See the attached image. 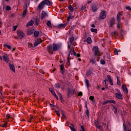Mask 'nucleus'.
<instances>
[{
  "label": "nucleus",
  "mask_w": 131,
  "mask_h": 131,
  "mask_svg": "<svg viewBox=\"0 0 131 131\" xmlns=\"http://www.w3.org/2000/svg\"><path fill=\"white\" fill-rule=\"evenodd\" d=\"M115 55H118V50H115L114 52Z\"/></svg>",
  "instance_id": "44"
},
{
  "label": "nucleus",
  "mask_w": 131,
  "mask_h": 131,
  "mask_svg": "<svg viewBox=\"0 0 131 131\" xmlns=\"http://www.w3.org/2000/svg\"><path fill=\"white\" fill-rule=\"evenodd\" d=\"M43 2H44L45 5H47V6H51V5H52V3L49 0H45Z\"/></svg>",
  "instance_id": "20"
},
{
  "label": "nucleus",
  "mask_w": 131,
  "mask_h": 131,
  "mask_svg": "<svg viewBox=\"0 0 131 131\" xmlns=\"http://www.w3.org/2000/svg\"><path fill=\"white\" fill-rule=\"evenodd\" d=\"M91 62H92L93 64H95V60L94 59H91Z\"/></svg>",
  "instance_id": "53"
},
{
  "label": "nucleus",
  "mask_w": 131,
  "mask_h": 131,
  "mask_svg": "<svg viewBox=\"0 0 131 131\" xmlns=\"http://www.w3.org/2000/svg\"><path fill=\"white\" fill-rule=\"evenodd\" d=\"M64 63L60 65V72L63 74H64Z\"/></svg>",
  "instance_id": "21"
},
{
  "label": "nucleus",
  "mask_w": 131,
  "mask_h": 131,
  "mask_svg": "<svg viewBox=\"0 0 131 131\" xmlns=\"http://www.w3.org/2000/svg\"><path fill=\"white\" fill-rule=\"evenodd\" d=\"M62 118H65V115H64V114H62Z\"/></svg>",
  "instance_id": "58"
},
{
  "label": "nucleus",
  "mask_w": 131,
  "mask_h": 131,
  "mask_svg": "<svg viewBox=\"0 0 131 131\" xmlns=\"http://www.w3.org/2000/svg\"><path fill=\"white\" fill-rule=\"evenodd\" d=\"M73 40H74V37H71L70 38V41L68 42V49H70V47L71 46V45H72V42L73 41Z\"/></svg>",
  "instance_id": "6"
},
{
  "label": "nucleus",
  "mask_w": 131,
  "mask_h": 131,
  "mask_svg": "<svg viewBox=\"0 0 131 131\" xmlns=\"http://www.w3.org/2000/svg\"><path fill=\"white\" fill-rule=\"evenodd\" d=\"M6 117H7V119H9L11 117V116L10 115V114H7Z\"/></svg>",
  "instance_id": "48"
},
{
  "label": "nucleus",
  "mask_w": 131,
  "mask_h": 131,
  "mask_svg": "<svg viewBox=\"0 0 131 131\" xmlns=\"http://www.w3.org/2000/svg\"><path fill=\"white\" fill-rule=\"evenodd\" d=\"M52 45H49L47 47V50L48 52H50V49H52Z\"/></svg>",
  "instance_id": "41"
},
{
  "label": "nucleus",
  "mask_w": 131,
  "mask_h": 131,
  "mask_svg": "<svg viewBox=\"0 0 131 131\" xmlns=\"http://www.w3.org/2000/svg\"><path fill=\"white\" fill-rule=\"evenodd\" d=\"M70 128H71V130L72 131H76L75 129V128H74V125L73 124H71V126H69Z\"/></svg>",
  "instance_id": "26"
},
{
  "label": "nucleus",
  "mask_w": 131,
  "mask_h": 131,
  "mask_svg": "<svg viewBox=\"0 0 131 131\" xmlns=\"http://www.w3.org/2000/svg\"><path fill=\"white\" fill-rule=\"evenodd\" d=\"M56 114H57V116H58L59 117H60V113H59V112L57 113H56Z\"/></svg>",
  "instance_id": "57"
},
{
  "label": "nucleus",
  "mask_w": 131,
  "mask_h": 131,
  "mask_svg": "<svg viewBox=\"0 0 131 131\" xmlns=\"http://www.w3.org/2000/svg\"><path fill=\"white\" fill-rule=\"evenodd\" d=\"M92 1H93V0H90V1H89L88 4H91V3H92Z\"/></svg>",
  "instance_id": "60"
},
{
  "label": "nucleus",
  "mask_w": 131,
  "mask_h": 131,
  "mask_svg": "<svg viewBox=\"0 0 131 131\" xmlns=\"http://www.w3.org/2000/svg\"><path fill=\"white\" fill-rule=\"evenodd\" d=\"M14 51H15V48H13V49H12V52H14Z\"/></svg>",
  "instance_id": "64"
},
{
  "label": "nucleus",
  "mask_w": 131,
  "mask_h": 131,
  "mask_svg": "<svg viewBox=\"0 0 131 131\" xmlns=\"http://www.w3.org/2000/svg\"><path fill=\"white\" fill-rule=\"evenodd\" d=\"M108 103H112V104H115L116 103V102L114 100H108Z\"/></svg>",
  "instance_id": "36"
},
{
  "label": "nucleus",
  "mask_w": 131,
  "mask_h": 131,
  "mask_svg": "<svg viewBox=\"0 0 131 131\" xmlns=\"http://www.w3.org/2000/svg\"><path fill=\"white\" fill-rule=\"evenodd\" d=\"M117 27V28H120V27L119 26V22H118Z\"/></svg>",
  "instance_id": "55"
},
{
  "label": "nucleus",
  "mask_w": 131,
  "mask_h": 131,
  "mask_svg": "<svg viewBox=\"0 0 131 131\" xmlns=\"http://www.w3.org/2000/svg\"><path fill=\"white\" fill-rule=\"evenodd\" d=\"M91 27H93V28H95V27H96V26H95V25L92 24L91 25Z\"/></svg>",
  "instance_id": "56"
},
{
  "label": "nucleus",
  "mask_w": 131,
  "mask_h": 131,
  "mask_svg": "<svg viewBox=\"0 0 131 131\" xmlns=\"http://www.w3.org/2000/svg\"><path fill=\"white\" fill-rule=\"evenodd\" d=\"M45 2L42 1L38 5V8L39 10H42L45 7Z\"/></svg>",
  "instance_id": "8"
},
{
  "label": "nucleus",
  "mask_w": 131,
  "mask_h": 131,
  "mask_svg": "<svg viewBox=\"0 0 131 131\" xmlns=\"http://www.w3.org/2000/svg\"><path fill=\"white\" fill-rule=\"evenodd\" d=\"M93 51L96 57L100 56V53H99V48H98V47H94L93 49Z\"/></svg>",
  "instance_id": "2"
},
{
  "label": "nucleus",
  "mask_w": 131,
  "mask_h": 131,
  "mask_svg": "<svg viewBox=\"0 0 131 131\" xmlns=\"http://www.w3.org/2000/svg\"><path fill=\"white\" fill-rule=\"evenodd\" d=\"M35 24L36 25H37H37H38V23H37V20L36 21Z\"/></svg>",
  "instance_id": "59"
},
{
  "label": "nucleus",
  "mask_w": 131,
  "mask_h": 131,
  "mask_svg": "<svg viewBox=\"0 0 131 131\" xmlns=\"http://www.w3.org/2000/svg\"><path fill=\"white\" fill-rule=\"evenodd\" d=\"M0 60H3V57L2 56H0Z\"/></svg>",
  "instance_id": "61"
},
{
  "label": "nucleus",
  "mask_w": 131,
  "mask_h": 131,
  "mask_svg": "<svg viewBox=\"0 0 131 131\" xmlns=\"http://www.w3.org/2000/svg\"><path fill=\"white\" fill-rule=\"evenodd\" d=\"M107 78L110 81V84L111 85H113V82L112 81V78H111V77L110 75H107Z\"/></svg>",
  "instance_id": "23"
},
{
  "label": "nucleus",
  "mask_w": 131,
  "mask_h": 131,
  "mask_svg": "<svg viewBox=\"0 0 131 131\" xmlns=\"http://www.w3.org/2000/svg\"><path fill=\"white\" fill-rule=\"evenodd\" d=\"M67 26V24H60L57 26L58 28H65Z\"/></svg>",
  "instance_id": "15"
},
{
  "label": "nucleus",
  "mask_w": 131,
  "mask_h": 131,
  "mask_svg": "<svg viewBox=\"0 0 131 131\" xmlns=\"http://www.w3.org/2000/svg\"><path fill=\"white\" fill-rule=\"evenodd\" d=\"M26 14H27V10L26 9H25L24 11V12L21 15L22 17H23L24 18V17H25V16H26Z\"/></svg>",
  "instance_id": "27"
},
{
  "label": "nucleus",
  "mask_w": 131,
  "mask_h": 131,
  "mask_svg": "<svg viewBox=\"0 0 131 131\" xmlns=\"http://www.w3.org/2000/svg\"><path fill=\"white\" fill-rule=\"evenodd\" d=\"M6 11H10V10H11V7H10V6H6Z\"/></svg>",
  "instance_id": "43"
},
{
  "label": "nucleus",
  "mask_w": 131,
  "mask_h": 131,
  "mask_svg": "<svg viewBox=\"0 0 131 131\" xmlns=\"http://www.w3.org/2000/svg\"><path fill=\"white\" fill-rule=\"evenodd\" d=\"M17 30V26H15L13 27V31H15Z\"/></svg>",
  "instance_id": "51"
},
{
  "label": "nucleus",
  "mask_w": 131,
  "mask_h": 131,
  "mask_svg": "<svg viewBox=\"0 0 131 131\" xmlns=\"http://www.w3.org/2000/svg\"><path fill=\"white\" fill-rule=\"evenodd\" d=\"M60 48H61V47L59 45H56V44L53 45L52 49L53 51H57L58 50H59V49H60Z\"/></svg>",
  "instance_id": "7"
},
{
  "label": "nucleus",
  "mask_w": 131,
  "mask_h": 131,
  "mask_svg": "<svg viewBox=\"0 0 131 131\" xmlns=\"http://www.w3.org/2000/svg\"><path fill=\"white\" fill-rule=\"evenodd\" d=\"M33 20H31L29 23L27 24V27H29V26H32L33 25Z\"/></svg>",
  "instance_id": "24"
},
{
  "label": "nucleus",
  "mask_w": 131,
  "mask_h": 131,
  "mask_svg": "<svg viewBox=\"0 0 131 131\" xmlns=\"http://www.w3.org/2000/svg\"><path fill=\"white\" fill-rule=\"evenodd\" d=\"M91 31L92 32H96V33H97V31H98V30L97 29L91 28Z\"/></svg>",
  "instance_id": "31"
},
{
  "label": "nucleus",
  "mask_w": 131,
  "mask_h": 131,
  "mask_svg": "<svg viewBox=\"0 0 131 131\" xmlns=\"http://www.w3.org/2000/svg\"><path fill=\"white\" fill-rule=\"evenodd\" d=\"M113 111L116 114L117 113V107L115 106H113Z\"/></svg>",
  "instance_id": "25"
},
{
  "label": "nucleus",
  "mask_w": 131,
  "mask_h": 131,
  "mask_svg": "<svg viewBox=\"0 0 131 131\" xmlns=\"http://www.w3.org/2000/svg\"><path fill=\"white\" fill-rule=\"evenodd\" d=\"M17 34L20 39H22V38H24L25 36V34L22 31L18 30L17 31Z\"/></svg>",
  "instance_id": "1"
},
{
  "label": "nucleus",
  "mask_w": 131,
  "mask_h": 131,
  "mask_svg": "<svg viewBox=\"0 0 131 131\" xmlns=\"http://www.w3.org/2000/svg\"><path fill=\"white\" fill-rule=\"evenodd\" d=\"M107 15V12L105 11H102L99 14V18L100 19H105L106 18V16Z\"/></svg>",
  "instance_id": "3"
},
{
  "label": "nucleus",
  "mask_w": 131,
  "mask_h": 131,
  "mask_svg": "<svg viewBox=\"0 0 131 131\" xmlns=\"http://www.w3.org/2000/svg\"><path fill=\"white\" fill-rule=\"evenodd\" d=\"M123 130L124 131H126V126L125 125V124H123Z\"/></svg>",
  "instance_id": "45"
},
{
  "label": "nucleus",
  "mask_w": 131,
  "mask_h": 131,
  "mask_svg": "<svg viewBox=\"0 0 131 131\" xmlns=\"http://www.w3.org/2000/svg\"><path fill=\"white\" fill-rule=\"evenodd\" d=\"M78 96H82V92H79Z\"/></svg>",
  "instance_id": "54"
},
{
  "label": "nucleus",
  "mask_w": 131,
  "mask_h": 131,
  "mask_svg": "<svg viewBox=\"0 0 131 131\" xmlns=\"http://www.w3.org/2000/svg\"><path fill=\"white\" fill-rule=\"evenodd\" d=\"M90 100H91V101L94 102V96H90L89 98Z\"/></svg>",
  "instance_id": "46"
},
{
  "label": "nucleus",
  "mask_w": 131,
  "mask_h": 131,
  "mask_svg": "<svg viewBox=\"0 0 131 131\" xmlns=\"http://www.w3.org/2000/svg\"><path fill=\"white\" fill-rule=\"evenodd\" d=\"M126 10H128V11H130L131 10V8L129 6H127L126 7Z\"/></svg>",
  "instance_id": "49"
},
{
  "label": "nucleus",
  "mask_w": 131,
  "mask_h": 131,
  "mask_svg": "<svg viewBox=\"0 0 131 131\" xmlns=\"http://www.w3.org/2000/svg\"><path fill=\"white\" fill-rule=\"evenodd\" d=\"M47 25L50 28H52V25H51V20H49L47 22Z\"/></svg>",
  "instance_id": "30"
},
{
  "label": "nucleus",
  "mask_w": 131,
  "mask_h": 131,
  "mask_svg": "<svg viewBox=\"0 0 131 131\" xmlns=\"http://www.w3.org/2000/svg\"><path fill=\"white\" fill-rule=\"evenodd\" d=\"M71 54V52H69V56L68 57V64H70V60H69V57H70Z\"/></svg>",
  "instance_id": "38"
},
{
  "label": "nucleus",
  "mask_w": 131,
  "mask_h": 131,
  "mask_svg": "<svg viewBox=\"0 0 131 131\" xmlns=\"http://www.w3.org/2000/svg\"><path fill=\"white\" fill-rule=\"evenodd\" d=\"M97 9V6L95 4H93L91 7V11H92V12H96Z\"/></svg>",
  "instance_id": "16"
},
{
  "label": "nucleus",
  "mask_w": 131,
  "mask_h": 131,
  "mask_svg": "<svg viewBox=\"0 0 131 131\" xmlns=\"http://www.w3.org/2000/svg\"><path fill=\"white\" fill-rule=\"evenodd\" d=\"M41 43V41H39L37 40L35 41L34 47H36V46H38V45H39V43Z\"/></svg>",
  "instance_id": "29"
},
{
  "label": "nucleus",
  "mask_w": 131,
  "mask_h": 131,
  "mask_svg": "<svg viewBox=\"0 0 131 131\" xmlns=\"http://www.w3.org/2000/svg\"><path fill=\"white\" fill-rule=\"evenodd\" d=\"M7 124H8V123L6 122L5 123L4 125H3V127H7Z\"/></svg>",
  "instance_id": "50"
},
{
  "label": "nucleus",
  "mask_w": 131,
  "mask_h": 131,
  "mask_svg": "<svg viewBox=\"0 0 131 131\" xmlns=\"http://www.w3.org/2000/svg\"><path fill=\"white\" fill-rule=\"evenodd\" d=\"M72 52H73V55H74L75 57H80V54H77L76 52H75V51L74 50V49H72Z\"/></svg>",
  "instance_id": "17"
},
{
  "label": "nucleus",
  "mask_w": 131,
  "mask_h": 131,
  "mask_svg": "<svg viewBox=\"0 0 131 131\" xmlns=\"http://www.w3.org/2000/svg\"><path fill=\"white\" fill-rule=\"evenodd\" d=\"M4 47H6L7 48H8L9 49V50H11L12 49V47H11V46L8 45L6 44L4 45Z\"/></svg>",
  "instance_id": "37"
},
{
  "label": "nucleus",
  "mask_w": 131,
  "mask_h": 131,
  "mask_svg": "<svg viewBox=\"0 0 131 131\" xmlns=\"http://www.w3.org/2000/svg\"><path fill=\"white\" fill-rule=\"evenodd\" d=\"M2 57L5 62H6V63H9V62H10V58H9V56H8V55H6V54L2 56Z\"/></svg>",
  "instance_id": "5"
},
{
  "label": "nucleus",
  "mask_w": 131,
  "mask_h": 131,
  "mask_svg": "<svg viewBox=\"0 0 131 131\" xmlns=\"http://www.w3.org/2000/svg\"><path fill=\"white\" fill-rule=\"evenodd\" d=\"M39 34V33L38 32V31H36L34 32V37H37L38 36V34Z\"/></svg>",
  "instance_id": "32"
},
{
  "label": "nucleus",
  "mask_w": 131,
  "mask_h": 131,
  "mask_svg": "<svg viewBox=\"0 0 131 131\" xmlns=\"http://www.w3.org/2000/svg\"><path fill=\"white\" fill-rule=\"evenodd\" d=\"M105 62L104 60H100V64H102V65H104Z\"/></svg>",
  "instance_id": "42"
},
{
  "label": "nucleus",
  "mask_w": 131,
  "mask_h": 131,
  "mask_svg": "<svg viewBox=\"0 0 131 131\" xmlns=\"http://www.w3.org/2000/svg\"><path fill=\"white\" fill-rule=\"evenodd\" d=\"M118 93H116V97L117 98V99H120V100H122L123 98H122V94H121V93H120V91L119 90L117 89L116 90Z\"/></svg>",
  "instance_id": "4"
},
{
  "label": "nucleus",
  "mask_w": 131,
  "mask_h": 131,
  "mask_svg": "<svg viewBox=\"0 0 131 131\" xmlns=\"http://www.w3.org/2000/svg\"><path fill=\"white\" fill-rule=\"evenodd\" d=\"M68 9L71 11V12H73V7H72L71 5L69 6Z\"/></svg>",
  "instance_id": "33"
},
{
  "label": "nucleus",
  "mask_w": 131,
  "mask_h": 131,
  "mask_svg": "<svg viewBox=\"0 0 131 131\" xmlns=\"http://www.w3.org/2000/svg\"><path fill=\"white\" fill-rule=\"evenodd\" d=\"M109 103V100H106L105 101H104L103 103H102V105H106V104H108Z\"/></svg>",
  "instance_id": "40"
},
{
  "label": "nucleus",
  "mask_w": 131,
  "mask_h": 131,
  "mask_svg": "<svg viewBox=\"0 0 131 131\" xmlns=\"http://www.w3.org/2000/svg\"><path fill=\"white\" fill-rule=\"evenodd\" d=\"M105 90V88H102V91H104Z\"/></svg>",
  "instance_id": "63"
},
{
  "label": "nucleus",
  "mask_w": 131,
  "mask_h": 131,
  "mask_svg": "<svg viewBox=\"0 0 131 131\" xmlns=\"http://www.w3.org/2000/svg\"><path fill=\"white\" fill-rule=\"evenodd\" d=\"M117 83L118 85H120V81L119 80V78H118V77H117Z\"/></svg>",
  "instance_id": "39"
},
{
  "label": "nucleus",
  "mask_w": 131,
  "mask_h": 131,
  "mask_svg": "<svg viewBox=\"0 0 131 131\" xmlns=\"http://www.w3.org/2000/svg\"><path fill=\"white\" fill-rule=\"evenodd\" d=\"M85 114L87 115L88 117H90V111H89V110H86L85 112Z\"/></svg>",
  "instance_id": "34"
},
{
  "label": "nucleus",
  "mask_w": 131,
  "mask_h": 131,
  "mask_svg": "<svg viewBox=\"0 0 131 131\" xmlns=\"http://www.w3.org/2000/svg\"><path fill=\"white\" fill-rule=\"evenodd\" d=\"M73 16H70L68 18V21H70V19H73Z\"/></svg>",
  "instance_id": "47"
},
{
  "label": "nucleus",
  "mask_w": 131,
  "mask_h": 131,
  "mask_svg": "<svg viewBox=\"0 0 131 131\" xmlns=\"http://www.w3.org/2000/svg\"><path fill=\"white\" fill-rule=\"evenodd\" d=\"M86 41H87L88 43H92V38L88 37L87 38Z\"/></svg>",
  "instance_id": "28"
},
{
  "label": "nucleus",
  "mask_w": 131,
  "mask_h": 131,
  "mask_svg": "<svg viewBox=\"0 0 131 131\" xmlns=\"http://www.w3.org/2000/svg\"><path fill=\"white\" fill-rule=\"evenodd\" d=\"M49 90L51 92V93L52 94V95H53V96H54V97L56 98V99H57V100H58V96L56 94V93H55V91H54V90H53V88H50L49 89Z\"/></svg>",
  "instance_id": "10"
},
{
  "label": "nucleus",
  "mask_w": 131,
  "mask_h": 131,
  "mask_svg": "<svg viewBox=\"0 0 131 131\" xmlns=\"http://www.w3.org/2000/svg\"><path fill=\"white\" fill-rule=\"evenodd\" d=\"M95 123L96 125L97 128H98V129H100V130H103V127H102V126L99 125V124H98V122H97V121H96L95 122Z\"/></svg>",
  "instance_id": "14"
},
{
  "label": "nucleus",
  "mask_w": 131,
  "mask_h": 131,
  "mask_svg": "<svg viewBox=\"0 0 131 131\" xmlns=\"http://www.w3.org/2000/svg\"><path fill=\"white\" fill-rule=\"evenodd\" d=\"M120 16H121V14L120 13H118L117 15V21L118 22H120L121 19L120 18Z\"/></svg>",
  "instance_id": "22"
},
{
  "label": "nucleus",
  "mask_w": 131,
  "mask_h": 131,
  "mask_svg": "<svg viewBox=\"0 0 131 131\" xmlns=\"http://www.w3.org/2000/svg\"><path fill=\"white\" fill-rule=\"evenodd\" d=\"M46 17H48V14L46 12L42 11L41 15V19H44Z\"/></svg>",
  "instance_id": "13"
},
{
  "label": "nucleus",
  "mask_w": 131,
  "mask_h": 131,
  "mask_svg": "<svg viewBox=\"0 0 131 131\" xmlns=\"http://www.w3.org/2000/svg\"><path fill=\"white\" fill-rule=\"evenodd\" d=\"M50 105L51 106V107H54V105L52 104H50Z\"/></svg>",
  "instance_id": "62"
},
{
  "label": "nucleus",
  "mask_w": 131,
  "mask_h": 131,
  "mask_svg": "<svg viewBox=\"0 0 131 131\" xmlns=\"http://www.w3.org/2000/svg\"><path fill=\"white\" fill-rule=\"evenodd\" d=\"M9 67L10 69L11 70V71H13V72L15 73V66L13 64H11V63H9Z\"/></svg>",
  "instance_id": "11"
},
{
  "label": "nucleus",
  "mask_w": 131,
  "mask_h": 131,
  "mask_svg": "<svg viewBox=\"0 0 131 131\" xmlns=\"http://www.w3.org/2000/svg\"><path fill=\"white\" fill-rule=\"evenodd\" d=\"M122 88L123 91L125 94H127V93H128V91L127 90V88L125 85L123 84L122 85Z\"/></svg>",
  "instance_id": "9"
},
{
  "label": "nucleus",
  "mask_w": 131,
  "mask_h": 131,
  "mask_svg": "<svg viewBox=\"0 0 131 131\" xmlns=\"http://www.w3.org/2000/svg\"><path fill=\"white\" fill-rule=\"evenodd\" d=\"M115 23V19L114 18H112L110 21V27H112L113 25Z\"/></svg>",
  "instance_id": "18"
},
{
  "label": "nucleus",
  "mask_w": 131,
  "mask_h": 131,
  "mask_svg": "<svg viewBox=\"0 0 131 131\" xmlns=\"http://www.w3.org/2000/svg\"><path fill=\"white\" fill-rule=\"evenodd\" d=\"M85 84H86L88 89H89V86L90 85V83H89V81L87 79L85 80Z\"/></svg>",
  "instance_id": "35"
},
{
  "label": "nucleus",
  "mask_w": 131,
  "mask_h": 131,
  "mask_svg": "<svg viewBox=\"0 0 131 131\" xmlns=\"http://www.w3.org/2000/svg\"><path fill=\"white\" fill-rule=\"evenodd\" d=\"M54 89H55L56 91H58L59 89H60V84H59V83H56L54 85Z\"/></svg>",
  "instance_id": "19"
},
{
  "label": "nucleus",
  "mask_w": 131,
  "mask_h": 131,
  "mask_svg": "<svg viewBox=\"0 0 131 131\" xmlns=\"http://www.w3.org/2000/svg\"><path fill=\"white\" fill-rule=\"evenodd\" d=\"M33 118V117H30V120L28 121L29 122H31V119Z\"/></svg>",
  "instance_id": "52"
},
{
  "label": "nucleus",
  "mask_w": 131,
  "mask_h": 131,
  "mask_svg": "<svg viewBox=\"0 0 131 131\" xmlns=\"http://www.w3.org/2000/svg\"><path fill=\"white\" fill-rule=\"evenodd\" d=\"M75 92V90L74 89H69L68 96H70V95H74Z\"/></svg>",
  "instance_id": "12"
}]
</instances>
